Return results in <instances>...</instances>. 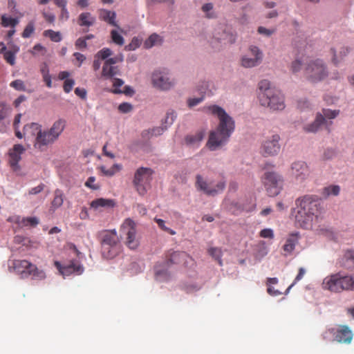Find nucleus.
<instances>
[{
    "mask_svg": "<svg viewBox=\"0 0 354 354\" xmlns=\"http://www.w3.org/2000/svg\"><path fill=\"white\" fill-rule=\"evenodd\" d=\"M65 120L59 119L55 121L50 129L42 130L41 124L32 122L24 126V134L35 137V149L44 151L58 140L65 128Z\"/></svg>",
    "mask_w": 354,
    "mask_h": 354,
    "instance_id": "1",
    "label": "nucleus"
},
{
    "mask_svg": "<svg viewBox=\"0 0 354 354\" xmlns=\"http://www.w3.org/2000/svg\"><path fill=\"white\" fill-rule=\"evenodd\" d=\"M295 205L292 213L295 215L297 225L306 229L311 227L313 219L317 217L320 211L317 198L313 196L299 198L295 201Z\"/></svg>",
    "mask_w": 354,
    "mask_h": 354,
    "instance_id": "2",
    "label": "nucleus"
},
{
    "mask_svg": "<svg viewBox=\"0 0 354 354\" xmlns=\"http://www.w3.org/2000/svg\"><path fill=\"white\" fill-rule=\"evenodd\" d=\"M259 100L261 106L272 111H281L286 107L285 96L280 90L270 86L268 80H261L259 83Z\"/></svg>",
    "mask_w": 354,
    "mask_h": 354,
    "instance_id": "3",
    "label": "nucleus"
},
{
    "mask_svg": "<svg viewBox=\"0 0 354 354\" xmlns=\"http://www.w3.org/2000/svg\"><path fill=\"white\" fill-rule=\"evenodd\" d=\"M97 239L101 244L102 256L106 259H113L120 252V239L115 230H104L97 232Z\"/></svg>",
    "mask_w": 354,
    "mask_h": 354,
    "instance_id": "4",
    "label": "nucleus"
},
{
    "mask_svg": "<svg viewBox=\"0 0 354 354\" xmlns=\"http://www.w3.org/2000/svg\"><path fill=\"white\" fill-rule=\"evenodd\" d=\"M322 288L333 292L354 291V276L343 275L340 272L328 275L324 278Z\"/></svg>",
    "mask_w": 354,
    "mask_h": 354,
    "instance_id": "5",
    "label": "nucleus"
},
{
    "mask_svg": "<svg viewBox=\"0 0 354 354\" xmlns=\"http://www.w3.org/2000/svg\"><path fill=\"white\" fill-rule=\"evenodd\" d=\"M191 257L185 252L169 250L165 254L164 265L157 264L155 266V274L158 280H166L169 277L167 268L174 264H187Z\"/></svg>",
    "mask_w": 354,
    "mask_h": 354,
    "instance_id": "6",
    "label": "nucleus"
},
{
    "mask_svg": "<svg viewBox=\"0 0 354 354\" xmlns=\"http://www.w3.org/2000/svg\"><path fill=\"white\" fill-rule=\"evenodd\" d=\"M328 74V67L321 59H310L305 64L304 75L311 83H318L325 80Z\"/></svg>",
    "mask_w": 354,
    "mask_h": 354,
    "instance_id": "7",
    "label": "nucleus"
},
{
    "mask_svg": "<svg viewBox=\"0 0 354 354\" xmlns=\"http://www.w3.org/2000/svg\"><path fill=\"white\" fill-rule=\"evenodd\" d=\"M203 110L206 113L217 117L218 124L216 129L231 136L235 129V122L224 109L214 104L204 106Z\"/></svg>",
    "mask_w": 354,
    "mask_h": 354,
    "instance_id": "8",
    "label": "nucleus"
},
{
    "mask_svg": "<svg viewBox=\"0 0 354 354\" xmlns=\"http://www.w3.org/2000/svg\"><path fill=\"white\" fill-rule=\"evenodd\" d=\"M153 171L149 167H141L136 169L132 181L133 185L140 196L147 194L151 187Z\"/></svg>",
    "mask_w": 354,
    "mask_h": 354,
    "instance_id": "9",
    "label": "nucleus"
},
{
    "mask_svg": "<svg viewBox=\"0 0 354 354\" xmlns=\"http://www.w3.org/2000/svg\"><path fill=\"white\" fill-rule=\"evenodd\" d=\"M333 337V341L339 344H350L353 338V333L346 325H339L337 328H329L322 334L324 340H329L330 336Z\"/></svg>",
    "mask_w": 354,
    "mask_h": 354,
    "instance_id": "10",
    "label": "nucleus"
},
{
    "mask_svg": "<svg viewBox=\"0 0 354 354\" xmlns=\"http://www.w3.org/2000/svg\"><path fill=\"white\" fill-rule=\"evenodd\" d=\"M235 40L232 33L227 31L223 26L218 25L214 28L209 43L213 48L219 50L223 46L234 43Z\"/></svg>",
    "mask_w": 354,
    "mask_h": 354,
    "instance_id": "11",
    "label": "nucleus"
},
{
    "mask_svg": "<svg viewBox=\"0 0 354 354\" xmlns=\"http://www.w3.org/2000/svg\"><path fill=\"white\" fill-rule=\"evenodd\" d=\"M262 183L270 196L278 195L283 186V179L275 172L267 171L262 178Z\"/></svg>",
    "mask_w": 354,
    "mask_h": 354,
    "instance_id": "12",
    "label": "nucleus"
},
{
    "mask_svg": "<svg viewBox=\"0 0 354 354\" xmlns=\"http://www.w3.org/2000/svg\"><path fill=\"white\" fill-rule=\"evenodd\" d=\"M225 180H222L212 186L201 175L197 174L196 176L195 187L198 190L203 192L208 196H215L222 192L225 187Z\"/></svg>",
    "mask_w": 354,
    "mask_h": 354,
    "instance_id": "13",
    "label": "nucleus"
},
{
    "mask_svg": "<svg viewBox=\"0 0 354 354\" xmlns=\"http://www.w3.org/2000/svg\"><path fill=\"white\" fill-rule=\"evenodd\" d=\"M122 233L126 235V245L131 250H135L139 245L136 237V223L130 218H127L121 226Z\"/></svg>",
    "mask_w": 354,
    "mask_h": 354,
    "instance_id": "14",
    "label": "nucleus"
},
{
    "mask_svg": "<svg viewBox=\"0 0 354 354\" xmlns=\"http://www.w3.org/2000/svg\"><path fill=\"white\" fill-rule=\"evenodd\" d=\"M263 59V53L260 49L255 46L249 48V54L241 57V64L244 68H252L261 64Z\"/></svg>",
    "mask_w": 354,
    "mask_h": 354,
    "instance_id": "15",
    "label": "nucleus"
},
{
    "mask_svg": "<svg viewBox=\"0 0 354 354\" xmlns=\"http://www.w3.org/2000/svg\"><path fill=\"white\" fill-rule=\"evenodd\" d=\"M153 85L161 90H169L174 86L175 82L171 79L166 71H156L152 74Z\"/></svg>",
    "mask_w": 354,
    "mask_h": 354,
    "instance_id": "16",
    "label": "nucleus"
},
{
    "mask_svg": "<svg viewBox=\"0 0 354 354\" xmlns=\"http://www.w3.org/2000/svg\"><path fill=\"white\" fill-rule=\"evenodd\" d=\"M230 137V136H227L225 133L216 129L210 131L206 147L210 151H215L225 145L228 141Z\"/></svg>",
    "mask_w": 354,
    "mask_h": 354,
    "instance_id": "17",
    "label": "nucleus"
},
{
    "mask_svg": "<svg viewBox=\"0 0 354 354\" xmlns=\"http://www.w3.org/2000/svg\"><path fill=\"white\" fill-rule=\"evenodd\" d=\"M323 114L318 113L317 115L316 119L310 125L305 127V130L308 132H316L319 127L326 122L325 118L328 119H333L336 118L339 113V110H330V109H323Z\"/></svg>",
    "mask_w": 354,
    "mask_h": 354,
    "instance_id": "18",
    "label": "nucleus"
},
{
    "mask_svg": "<svg viewBox=\"0 0 354 354\" xmlns=\"http://www.w3.org/2000/svg\"><path fill=\"white\" fill-rule=\"evenodd\" d=\"M280 137L277 134L272 135L270 138L266 139L262 144L261 152L265 156H274L280 151V145L279 141Z\"/></svg>",
    "mask_w": 354,
    "mask_h": 354,
    "instance_id": "19",
    "label": "nucleus"
},
{
    "mask_svg": "<svg viewBox=\"0 0 354 354\" xmlns=\"http://www.w3.org/2000/svg\"><path fill=\"white\" fill-rule=\"evenodd\" d=\"M54 265L63 276H68L73 273L81 274L84 270L83 266L75 260L71 261L69 264L65 266H62L59 261H55Z\"/></svg>",
    "mask_w": 354,
    "mask_h": 354,
    "instance_id": "20",
    "label": "nucleus"
},
{
    "mask_svg": "<svg viewBox=\"0 0 354 354\" xmlns=\"http://www.w3.org/2000/svg\"><path fill=\"white\" fill-rule=\"evenodd\" d=\"M25 151V148L20 144H17L9 151V163L10 167L17 170L19 169L18 163L21 160V154Z\"/></svg>",
    "mask_w": 354,
    "mask_h": 354,
    "instance_id": "21",
    "label": "nucleus"
},
{
    "mask_svg": "<svg viewBox=\"0 0 354 354\" xmlns=\"http://www.w3.org/2000/svg\"><path fill=\"white\" fill-rule=\"evenodd\" d=\"M32 263L27 260L16 259L13 261L12 268L14 271L21 275V278L28 277L29 270L32 266Z\"/></svg>",
    "mask_w": 354,
    "mask_h": 354,
    "instance_id": "22",
    "label": "nucleus"
},
{
    "mask_svg": "<svg viewBox=\"0 0 354 354\" xmlns=\"http://www.w3.org/2000/svg\"><path fill=\"white\" fill-rule=\"evenodd\" d=\"M292 174L296 178H304L308 174L307 165L302 161L294 162L292 165Z\"/></svg>",
    "mask_w": 354,
    "mask_h": 354,
    "instance_id": "23",
    "label": "nucleus"
},
{
    "mask_svg": "<svg viewBox=\"0 0 354 354\" xmlns=\"http://www.w3.org/2000/svg\"><path fill=\"white\" fill-rule=\"evenodd\" d=\"M205 135V130L203 129L196 131L194 134L187 135L185 138V143L189 146L198 147L203 140Z\"/></svg>",
    "mask_w": 354,
    "mask_h": 354,
    "instance_id": "24",
    "label": "nucleus"
},
{
    "mask_svg": "<svg viewBox=\"0 0 354 354\" xmlns=\"http://www.w3.org/2000/svg\"><path fill=\"white\" fill-rule=\"evenodd\" d=\"M90 205L94 210H101L103 208L113 207L115 202L112 199L100 198L91 201Z\"/></svg>",
    "mask_w": 354,
    "mask_h": 354,
    "instance_id": "25",
    "label": "nucleus"
},
{
    "mask_svg": "<svg viewBox=\"0 0 354 354\" xmlns=\"http://www.w3.org/2000/svg\"><path fill=\"white\" fill-rule=\"evenodd\" d=\"M99 18L100 19L108 23L111 26L119 28L115 21L116 13L113 11H110L106 9H100L99 10Z\"/></svg>",
    "mask_w": 354,
    "mask_h": 354,
    "instance_id": "26",
    "label": "nucleus"
},
{
    "mask_svg": "<svg viewBox=\"0 0 354 354\" xmlns=\"http://www.w3.org/2000/svg\"><path fill=\"white\" fill-rule=\"evenodd\" d=\"M330 52L332 54L333 63L337 65L348 55L349 49L347 47L342 46L338 50L332 48Z\"/></svg>",
    "mask_w": 354,
    "mask_h": 354,
    "instance_id": "27",
    "label": "nucleus"
},
{
    "mask_svg": "<svg viewBox=\"0 0 354 354\" xmlns=\"http://www.w3.org/2000/svg\"><path fill=\"white\" fill-rule=\"evenodd\" d=\"M341 266L348 270L354 269V251L348 250L345 252L339 261Z\"/></svg>",
    "mask_w": 354,
    "mask_h": 354,
    "instance_id": "28",
    "label": "nucleus"
},
{
    "mask_svg": "<svg viewBox=\"0 0 354 354\" xmlns=\"http://www.w3.org/2000/svg\"><path fill=\"white\" fill-rule=\"evenodd\" d=\"M120 75V69L118 66L104 64L101 73V77L104 79H113L115 75Z\"/></svg>",
    "mask_w": 354,
    "mask_h": 354,
    "instance_id": "29",
    "label": "nucleus"
},
{
    "mask_svg": "<svg viewBox=\"0 0 354 354\" xmlns=\"http://www.w3.org/2000/svg\"><path fill=\"white\" fill-rule=\"evenodd\" d=\"M95 22V18L88 12L81 13L77 19V24L80 26H92Z\"/></svg>",
    "mask_w": 354,
    "mask_h": 354,
    "instance_id": "30",
    "label": "nucleus"
},
{
    "mask_svg": "<svg viewBox=\"0 0 354 354\" xmlns=\"http://www.w3.org/2000/svg\"><path fill=\"white\" fill-rule=\"evenodd\" d=\"M64 194L62 190L59 189H57L54 192V197L51 202L50 208L53 210H55L60 207L64 203Z\"/></svg>",
    "mask_w": 354,
    "mask_h": 354,
    "instance_id": "31",
    "label": "nucleus"
},
{
    "mask_svg": "<svg viewBox=\"0 0 354 354\" xmlns=\"http://www.w3.org/2000/svg\"><path fill=\"white\" fill-rule=\"evenodd\" d=\"M28 277H31L33 280L41 281L46 279V274L44 270L39 269L36 265L33 264L29 270Z\"/></svg>",
    "mask_w": 354,
    "mask_h": 354,
    "instance_id": "32",
    "label": "nucleus"
},
{
    "mask_svg": "<svg viewBox=\"0 0 354 354\" xmlns=\"http://www.w3.org/2000/svg\"><path fill=\"white\" fill-rule=\"evenodd\" d=\"M40 72L41 73L43 80L45 82L48 88L52 87L51 76L49 73V68L48 64L44 62L40 66Z\"/></svg>",
    "mask_w": 354,
    "mask_h": 354,
    "instance_id": "33",
    "label": "nucleus"
},
{
    "mask_svg": "<svg viewBox=\"0 0 354 354\" xmlns=\"http://www.w3.org/2000/svg\"><path fill=\"white\" fill-rule=\"evenodd\" d=\"M162 41V37L158 34L153 33L145 41V46L147 48H150L152 46L160 44Z\"/></svg>",
    "mask_w": 354,
    "mask_h": 354,
    "instance_id": "34",
    "label": "nucleus"
},
{
    "mask_svg": "<svg viewBox=\"0 0 354 354\" xmlns=\"http://www.w3.org/2000/svg\"><path fill=\"white\" fill-rule=\"evenodd\" d=\"M201 10L205 14V17L208 19H214L216 17V12L214 10V5L212 3H205Z\"/></svg>",
    "mask_w": 354,
    "mask_h": 354,
    "instance_id": "35",
    "label": "nucleus"
},
{
    "mask_svg": "<svg viewBox=\"0 0 354 354\" xmlns=\"http://www.w3.org/2000/svg\"><path fill=\"white\" fill-rule=\"evenodd\" d=\"M19 24V20L16 18L8 17L5 15L1 16V25L3 27L15 28Z\"/></svg>",
    "mask_w": 354,
    "mask_h": 354,
    "instance_id": "36",
    "label": "nucleus"
},
{
    "mask_svg": "<svg viewBox=\"0 0 354 354\" xmlns=\"http://www.w3.org/2000/svg\"><path fill=\"white\" fill-rule=\"evenodd\" d=\"M340 187L339 185H330L323 189L322 194L325 197L330 195L337 196L339 194Z\"/></svg>",
    "mask_w": 354,
    "mask_h": 354,
    "instance_id": "37",
    "label": "nucleus"
},
{
    "mask_svg": "<svg viewBox=\"0 0 354 354\" xmlns=\"http://www.w3.org/2000/svg\"><path fill=\"white\" fill-rule=\"evenodd\" d=\"M208 253L210 256H212L215 260H216L220 266L223 265V261L221 259L222 257V250L219 248H210L208 249Z\"/></svg>",
    "mask_w": 354,
    "mask_h": 354,
    "instance_id": "38",
    "label": "nucleus"
},
{
    "mask_svg": "<svg viewBox=\"0 0 354 354\" xmlns=\"http://www.w3.org/2000/svg\"><path fill=\"white\" fill-rule=\"evenodd\" d=\"M21 115H22L21 113L17 114L15 117L14 122H13V127H14V129H15V136L18 138H19V139H21L24 136H26V135L24 134V132L21 133L19 130V124H20V122H21Z\"/></svg>",
    "mask_w": 354,
    "mask_h": 354,
    "instance_id": "39",
    "label": "nucleus"
},
{
    "mask_svg": "<svg viewBox=\"0 0 354 354\" xmlns=\"http://www.w3.org/2000/svg\"><path fill=\"white\" fill-rule=\"evenodd\" d=\"M44 36L49 37L54 42H59L62 40V35L59 32H55L53 30H44Z\"/></svg>",
    "mask_w": 354,
    "mask_h": 354,
    "instance_id": "40",
    "label": "nucleus"
},
{
    "mask_svg": "<svg viewBox=\"0 0 354 354\" xmlns=\"http://www.w3.org/2000/svg\"><path fill=\"white\" fill-rule=\"evenodd\" d=\"M121 169V165L118 164H114L112 167L110 169H106V167L102 166L100 167L101 171L106 176H113L118 171Z\"/></svg>",
    "mask_w": 354,
    "mask_h": 354,
    "instance_id": "41",
    "label": "nucleus"
},
{
    "mask_svg": "<svg viewBox=\"0 0 354 354\" xmlns=\"http://www.w3.org/2000/svg\"><path fill=\"white\" fill-rule=\"evenodd\" d=\"M111 37L112 41L116 45L122 46L124 44L123 37L116 30L111 31Z\"/></svg>",
    "mask_w": 354,
    "mask_h": 354,
    "instance_id": "42",
    "label": "nucleus"
},
{
    "mask_svg": "<svg viewBox=\"0 0 354 354\" xmlns=\"http://www.w3.org/2000/svg\"><path fill=\"white\" fill-rule=\"evenodd\" d=\"M39 223V219L37 217H25L21 219V224L23 226H31L35 227Z\"/></svg>",
    "mask_w": 354,
    "mask_h": 354,
    "instance_id": "43",
    "label": "nucleus"
},
{
    "mask_svg": "<svg viewBox=\"0 0 354 354\" xmlns=\"http://www.w3.org/2000/svg\"><path fill=\"white\" fill-rule=\"evenodd\" d=\"M112 50L109 48H104L99 50L95 55L104 62L112 55Z\"/></svg>",
    "mask_w": 354,
    "mask_h": 354,
    "instance_id": "44",
    "label": "nucleus"
},
{
    "mask_svg": "<svg viewBox=\"0 0 354 354\" xmlns=\"http://www.w3.org/2000/svg\"><path fill=\"white\" fill-rule=\"evenodd\" d=\"M154 221L158 224V227L163 231L169 233L171 235L176 234V232L174 230L165 226V222L164 220L161 218H155Z\"/></svg>",
    "mask_w": 354,
    "mask_h": 354,
    "instance_id": "45",
    "label": "nucleus"
},
{
    "mask_svg": "<svg viewBox=\"0 0 354 354\" xmlns=\"http://www.w3.org/2000/svg\"><path fill=\"white\" fill-rule=\"evenodd\" d=\"M35 31V25L32 21L29 22L25 27L21 36L24 38L30 37Z\"/></svg>",
    "mask_w": 354,
    "mask_h": 354,
    "instance_id": "46",
    "label": "nucleus"
},
{
    "mask_svg": "<svg viewBox=\"0 0 354 354\" xmlns=\"http://www.w3.org/2000/svg\"><path fill=\"white\" fill-rule=\"evenodd\" d=\"M298 239L299 236L297 233L289 235V252L295 249L296 245L298 244Z\"/></svg>",
    "mask_w": 354,
    "mask_h": 354,
    "instance_id": "47",
    "label": "nucleus"
},
{
    "mask_svg": "<svg viewBox=\"0 0 354 354\" xmlns=\"http://www.w3.org/2000/svg\"><path fill=\"white\" fill-rule=\"evenodd\" d=\"M15 55H16L13 54V53L10 52L9 50H5L3 53V58L8 64L11 66H14L15 64Z\"/></svg>",
    "mask_w": 354,
    "mask_h": 354,
    "instance_id": "48",
    "label": "nucleus"
},
{
    "mask_svg": "<svg viewBox=\"0 0 354 354\" xmlns=\"http://www.w3.org/2000/svg\"><path fill=\"white\" fill-rule=\"evenodd\" d=\"M10 86L17 91H24L26 90L24 82L21 80H16L12 81Z\"/></svg>",
    "mask_w": 354,
    "mask_h": 354,
    "instance_id": "49",
    "label": "nucleus"
},
{
    "mask_svg": "<svg viewBox=\"0 0 354 354\" xmlns=\"http://www.w3.org/2000/svg\"><path fill=\"white\" fill-rule=\"evenodd\" d=\"M140 40L136 37H133L132 39L131 43L129 44L128 45L125 46L124 49L127 51L134 50L137 48H138L140 46Z\"/></svg>",
    "mask_w": 354,
    "mask_h": 354,
    "instance_id": "50",
    "label": "nucleus"
},
{
    "mask_svg": "<svg viewBox=\"0 0 354 354\" xmlns=\"http://www.w3.org/2000/svg\"><path fill=\"white\" fill-rule=\"evenodd\" d=\"M124 84V81L122 79L114 78L113 86L114 87L113 93H122V90L120 88Z\"/></svg>",
    "mask_w": 354,
    "mask_h": 354,
    "instance_id": "51",
    "label": "nucleus"
},
{
    "mask_svg": "<svg viewBox=\"0 0 354 354\" xmlns=\"http://www.w3.org/2000/svg\"><path fill=\"white\" fill-rule=\"evenodd\" d=\"M292 71L293 73L299 71L303 68V61L301 59H297L292 63Z\"/></svg>",
    "mask_w": 354,
    "mask_h": 354,
    "instance_id": "52",
    "label": "nucleus"
},
{
    "mask_svg": "<svg viewBox=\"0 0 354 354\" xmlns=\"http://www.w3.org/2000/svg\"><path fill=\"white\" fill-rule=\"evenodd\" d=\"M75 84V81L72 79H66L64 81L63 88L66 93H70Z\"/></svg>",
    "mask_w": 354,
    "mask_h": 354,
    "instance_id": "53",
    "label": "nucleus"
},
{
    "mask_svg": "<svg viewBox=\"0 0 354 354\" xmlns=\"http://www.w3.org/2000/svg\"><path fill=\"white\" fill-rule=\"evenodd\" d=\"M45 187V185L40 183L37 187H32L28 190V195H36L41 193Z\"/></svg>",
    "mask_w": 354,
    "mask_h": 354,
    "instance_id": "54",
    "label": "nucleus"
},
{
    "mask_svg": "<svg viewBox=\"0 0 354 354\" xmlns=\"http://www.w3.org/2000/svg\"><path fill=\"white\" fill-rule=\"evenodd\" d=\"M132 105L127 102H123L118 106V110L124 113L130 112L132 110Z\"/></svg>",
    "mask_w": 354,
    "mask_h": 354,
    "instance_id": "55",
    "label": "nucleus"
},
{
    "mask_svg": "<svg viewBox=\"0 0 354 354\" xmlns=\"http://www.w3.org/2000/svg\"><path fill=\"white\" fill-rule=\"evenodd\" d=\"M274 31H275L274 29H268V28H266L265 27H263V26H259L258 28V30H257V32L259 34L267 36V37H269L271 35H272L274 32Z\"/></svg>",
    "mask_w": 354,
    "mask_h": 354,
    "instance_id": "56",
    "label": "nucleus"
},
{
    "mask_svg": "<svg viewBox=\"0 0 354 354\" xmlns=\"http://www.w3.org/2000/svg\"><path fill=\"white\" fill-rule=\"evenodd\" d=\"M277 282H278V279L275 277L274 278H268L266 284L268 286L267 292L268 294L272 293V285L277 284Z\"/></svg>",
    "mask_w": 354,
    "mask_h": 354,
    "instance_id": "57",
    "label": "nucleus"
},
{
    "mask_svg": "<svg viewBox=\"0 0 354 354\" xmlns=\"http://www.w3.org/2000/svg\"><path fill=\"white\" fill-rule=\"evenodd\" d=\"M95 181V178L93 176L89 177L85 183V185L87 187H89L92 189L96 190L99 188V186L95 185L94 183Z\"/></svg>",
    "mask_w": 354,
    "mask_h": 354,
    "instance_id": "58",
    "label": "nucleus"
},
{
    "mask_svg": "<svg viewBox=\"0 0 354 354\" xmlns=\"http://www.w3.org/2000/svg\"><path fill=\"white\" fill-rule=\"evenodd\" d=\"M203 100V96L201 97H194V98H189L187 100L188 106L189 107H193L194 106H196L199 103H201Z\"/></svg>",
    "mask_w": 354,
    "mask_h": 354,
    "instance_id": "59",
    "label": "nucleus"
},
{
    "mask_svg": "<svg viewBox=\"0 0 354 354\" xmlns=\"http://www.w3.org/2000/svg\"><path fill=\"white\" fill-rule=\"evenodd\" d=\"M260 236L263 238L272 239L274 236L273 232L271 229H263L260 232Z\"/></svg>",
    "mask_w": 354,
    "mask_h": 354,
    "instance_id": "60",
    "label": "nucleus"
},
{
    "mask_svg": "<svg viewBox=\"0 0 354 354\" xmlns=\"http://www.w3.org/2000/svg\"><path fill=\"white\" fill-rule=\"evenodd\" d=\"M75 46L77 48H86L87 46L86 39L84 37L78 38L75 41Z\"/></svg>",
    "mask_w": 354,
    "mask_h": 354,
    "instance_id": "61",
    "label": "nucleus"
},
{
    "mask_svg": "<svg viewBox=\"0 0 354 354\" xmlns=\"http://www.w3.org/2000/svg\"><path fill=\"white\" fill-rule=\"evenodd\" d=\"M42 15H43L44 18L45 19V20L47 22H48L50 24L54 23L55 19V15H53V13H49V12H44L42 13Z\"/></svg>",
    "mask_w": 354,
    "mask_h": 354,
    "instance_id": "62",
    "label": "nucleus"
},
{
    "mask_svg": "<svg viewBox=\"0 0 354 354\" xmlns=\"http://www.w3.org/2000/svg\"><path fill=\"white\" fill-rule=\"evenodd\" d=\"M335 155V152L333 149H327L323 155V157L325 160H330L333 158Z\"/></svg>",
    "mask_w": 354,
    "mask_h": 354,
    "instance_id": "63",
    "label": "nucleus"
},
{
    "mask_svg": "<svg viewBox=\"0 0 354 354\" xmlns=\"http://www.w3.org/2000/svg\"><path fill=\"white\" fill-rule=\"evenodd\" d=\"M101 66V59L94 56V60L93 62L92 68L94 71H97Z\"/></svg>",
    "mask_w": 354,
    "mask_h": 354,
    "instance_id": "64",
    "label": "nucleus"
}]
</instances>
